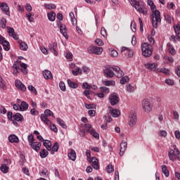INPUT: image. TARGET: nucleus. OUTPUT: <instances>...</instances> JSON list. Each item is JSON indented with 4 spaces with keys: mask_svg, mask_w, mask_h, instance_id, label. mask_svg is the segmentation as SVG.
I'll list each match as a JSON object with an SVG mask.
<instances>
[{
    "mask_svg": "<svg viewBox=\"0 0 180 180\" xmlns=\"http://www.w3.org/2000/svg\"><path fill=\"white\" fill-rule=\"evenodd\" d=\"M103 72L104 75L107 78H113L115 75L117 77V78H122V77L124 75L123 71H122L119 66L116 65H105L104 67Z\"/></svg>",
    "mask_w": 180,
    "mask_h": 180,
    "instance_id": "1",
    "label": "nucleus"
},
{
    "mask_svg": "<svg viewBox=\"0 0 180 180\" xmlns=\"http://www.w3.org/2000/svg\"><path fill=\"white\" fill-rule=\"evenodd\" d=\"M129 2L138 12L143 15H147V8L144 6V2L140 0H129Z\"/></svg>",
    "mask_w": 180,
    "mask_h": 180,
    "instance_id": "2",
    "label": "nucleus"
},
{
    "mask_svg": "<svg viewBox=\"0 0 180 180\" xmlns=\"http://www.w3.org/2000/svg\"><path fill=\"white\" fill-rule=\"evenodd\" d=\"M152 23L155 29L158 27V23H161V13L156 6L152 7Z\"/></svg>",
    "mask_w": 180,
    "mask_h": 180,
    "instance_id": "3",
    "label": "nucleus"
},
{
    "mask_svg": "<svg viewBox=\"0 0 180 180\" xmlns=\"http://www.w3.org/2000/svg\"><path fill=\"white\" fill-rule=\"evenodd\" d=\"M141 51L143 57H146V58L151 57L153 54V46L148 43L145 42L141 44Z\"/></svg>",
    "mask_w": 180,
    "mask_h": 180,
    "instance_id": "4",
    "label": "nucleus"
},
{
    "mask_svg": "<svg viewBox=\"0 0 180 180\" xmlns=\"http://www.w3.org/2000/svg\"><path fill=\"white\" fill-rule=\"evenodd\" d=\"M49 116H51L54 118L56 117H54V113H53L52 111L49 109L45 110L44 114L41 115L40 119L45 124H51V121L49 120Z\"/></svg>",
    "mask_w": 180,
    "mask_h": 180,
    "instance_id": "5",
    "label": "nucleus"
},
{
    "mask_svg": "<svg viewBox=\"0 0 180 180\" xmlns=\"http://www.w3.org/2000/svg\"><path fill=\"white\" fill-rule=\"evenodd\" d=\"M141 105L143 110L146 113H150V112L153 110V108H154V105H153V103H151V101H150L148 98L143 99Z\"/></svg>",
    "mask_w": 180,
    "mask_h": 180,
    "instance_id": "6",
    "label": "nucleus"
},
{
    "mask_svg": "<svg viewBox=\"0 0 180 180\" xmlns=\"http://www.w3.org/2000/svg\"><path fill=\"white\" fill-rule=\"evenodd\" d=\"M174 150H169L168 151V157L170 161H175L176 159L180 160L179 149L177 148L176 146H174ZM175 151H176V153H175Z\"/></svg>",
    "mask_w": 180,
    "mask_h": 180,
    "instance_id": "7",
    "label": "nucleus"
},
{
    "mask_svg": "<svg viewBox=\"0 0 180 180\" xmlns=\"http://www.w3.org/2000/svg\"><path fill=\"white\" fill-rule=\"evenodd\" d=\"M20 67L22 68V72H24V74H27V72L26 70H27V65L25 63H20V61L15 62L13 68V70H15L17 72H19L20 71Z\"/></svg>",
    "mask_w": 180,
    "mask_h": 180,
    "instance_id": "8",
    "label": "nucleus"
},
{
    "mask_svg": "<svg viewBox=\"0 0 180 180\" xmlns=\"http://www.w3.org/2000/svg\"><path fill=\"white\" fill-rule=\"evenodd\" d=\"M136 123H137V115L134 111H132L129 115L128 124L129 127H134L136 126Z\"/></svg>",
    "mask_w": 180,
    "mask_h": 180,
    "instance_id": "9",
    "label": "nucleus"
},
{
    "mask_svg": "<svg viewBox=\"0 0 180 180\" xmlns=\"http://www.w3.org/2000/svg\"><path fill=\"white\" fill-rule=\"evenodd\" d=\"M88 52L89 54H96L97 56H101L103 52V49L102 47H98L95 46H90L88 48Z\"/></svg>",
    "mask_w": 180,
    "mask_h": 180,
    "instance_id": "10",
    "label": "nucleus"
},
{
    "mask_svg": "<svg viewBox=\"0 0 180 180\" xmlns=\"http://www.w3.org/2000/svg\"><path fill=\"white\" fill-rule=\"evenodd\" d=\"M108 101L112 106H115L119 103V96H117V94L116 93H112L108 97Z\"/></svg>",
    "mask_w": 180,
    "mask_h": 180,
    "instance_id": "11",
    "label": "nucleus"
},
{
    "mask_svg": "<svg viewBox=\"0 0 180 180\" xmlns=\"http://www.w3.org/2000/svg\"><path fill=\"white\" fill-rule=\"evenodd\" d=\"M91 130H94L92 125L90 124H84V129L80 130L79 136L84 137V136H85V133H91Z\"/></svg>",
    "mask_w": 180,
    "mask_h": 180,
    "instance_id": "12",
    "label": "nucleus"
},
{
    "mask_svg": "<svg viewBox=\"0 0 180 180\" xmlns=\"http://www.w3.org/2000/svg\"><path fill=\"white\" fill-rule=\"evenodd\" d=\"M0 8L3 12H4L5 15L7 16H11V13H9V6L6 3H0Z\"/></svg>",
    "mask_w": 180,
    "mask_h": 180,
    "instance_id": "13",
    "label": "nucleus"
},
{
    "mask_svg": "<svg viewBox=\"0 0 180 180\" xmlns=\"http://www.w3.org/2000/svg\"><path fill=\"white\" fill-rule=\"evenodd\" d=\"M48 49L49 51H51L54 54V56H58V53H57V43L53 42L49 44L48 46Z\"/></svg>",
    "mask_w": 180,
    "mask_h": 180,
    "instance_id": "14",
    "label": "nucleus"
},
{
    "mask_svg": "<svg viewBox=\"0 0 180 180\" xmlns=\"http://www.w3.org/2000/svg\"><path fill=\"white\" fill-rule=\"evenodd\" d=\"M15 85L17 89H19V91H22V92L26 91V86H25V84H23L20 80H15Z\"/></svg>",
    "mask_w": 180,
    "mask_h": 180,
    "instance_id": "15",
    "label": "nucleus"
},
{
    "mask_svg": "<svg viewBox=\"0 0 180 180\" xmlns=\"http://www.w3.org/2000/svg\"><path fill=\"white\" fill-rule=\"evenodd\" d=\"M126 150H127V142L126 141H122L120 144V155H123Z\"/></svg>",
    "mask_w": 180,
    "mask_h": 180,
    "instance_id": "16",
    "label": "nucleus"
},
{
    "mask_svg": "<svg viewBox=\"0 0 180 180\" xmlns=\"http://www.w3.org/2000/svg\"><path fill=\"white\" fill-rule=\"evenodd\" d=\"M30 146L32 150H34V151L39 153V151H40V147H41V143L32 142V143H30Z\"/></svg>",
    "mask_w": 180,
    "mask_h": 180,
    "instance_id": "17",
    "label": "nucleus"
},
{
    "mask_svg": "<svg viewBox=\"0 0 180 180\" xmlns=\"http://www.w3.org/2000/svg\"><path fill=\"white\" fill-rule=\"evenodd\" d=\"M8 33L9 34V36L13 37L14 40H18L19 39V35H18L17 33H15V30L12 27L8 28Z\"/></svg>",
    "mask_w": 180,
    "mask_h": 180,
    "instance_id": "18",
    "label": "nucleus"
},
{
    "mask_svg": "<svg viewBox=\"0 0 180 180\" xmlns=\"http://www.w3.org/2000/svg\"><path fill=\"white\" fill-rule=\"evenodd\" d=\"M89 162L92 163V167L94 169H99V160L96 158L93 157Z\"/></svg>",
    "mask_w": 180,
    "mask_h": 180,
    "instance_id": "19",
    "label": "nucleus"
},
{
    "mask_svg": "<svg viewBox=\"0 0 180 180\" xmlns=\"http://www.w3.org/2000/svg\"><path fill=\"white\" fill-rule=\"evenodd\" d=\"M145 67L148 70H150V71H155V70H157V67H158V65H157V63H148L145 64Z\"/></svg>",
    "mask_w": 180,
    "mask_h": 180,
    "instance_id": "20",
    "label": "nucleus"
},
{
    "mask_svg": "<svg viewBox=\"0 0 180 180\" xmlns=\"http://www.w3.org/2000/svg\"><path fill=\"white\" fill-rule=\"evenodd\" d=\"M42 74L45 79H53V74L51 71L46 70L42 72Z\"/></svg>",
    "mask_w": 180,
    "mask_h": 180,
    "instance_id": "21",
    "label": "nucleus"
},
{
    "mask_svg": "<svg viewBox=\"0 0 180 180\" xmlns=\"http://www.w3.org/2000/svg\"><path fill=\"white\" fill-rule=\"evenodd\" d=\"M110 112L112 117H119V116H120V111L118 109L110 108Z\"/></svg>",
    "mask_w": 180,
    "mask_h": 180,
    "instance_id": "22",
    "label": "nucleus"
},
{
    "mask_svg": "<svg viewBox=\"0 0 180 180\" xmlns=\"http://www.w3.org/2000/svg\"><path fill=\"white\" fill-rule=\"evenodd\" d=\"M60 32L65 38L68 39V34H67V27H65V25H60Z\"/></svg>",
    "mask_w": 180,
    "mask_h": 180,
    "instance_id": "23",
    "label": "nucleus"
},
{
    "mask_svg": "<svg viewBox=\"0 0 180 180\" xmlns=\"http://www.w3.org/2000/svg\"><path fill=\"white\" fill-rule=\"evenodd\" d=\"M103 84L105 86H115L116 82L114 80H103Z\"/></svg>",
    "mask_w": 180,
    "mask_h": 180,
    "instance_id": "24",
    "label": "nucleus"
},
{
    "mask_svg": "<svg viewBox=\"0 0 180 180\" xmlns=\"http://www.w3.org/2000/svg\"><path fill=\"white\" fill-rule=\"evenodd\" d=\"M68 158L72 161H75V160H77V153H75V150L73 149L70 150V153H68Z\"/></svg>",
    "mask_w": 180,
    "mask_h": 180,
    "instance_id": "25",
    "label": "nucleus"
},
{
    "mask_svg": "<svg viewBox=\"0 0 180 180\" xmlns=\"http://www.w3.org/2000/svg\"><path fill=\"white\" fill-rule=\"evenodd\" d=\"M8 141L10 143H19V138L16 135L12 134L8 136Z\"/></svg>",
    "mask_w": 180,
    "mask_h": 180,
    "instance_id": "26",
    "label": "nucleus"
},
{
    "mask_svg": "<svg viewBox=\"0 0 180 180\" xmlns=\"http://www.w3.org/2000/svg\"><path fill=\"white\" fill-rule=\"evenodd\" d=\"M43 144L48 151H51V141L46 139L43 141Z\"/></svg>",
    "mask_w": 180,
    "mask_h": 180,
    "instance_id": "27",
    "label": "nucleus"
},
{
    "mask_svg": "<svg viewBox=\"0 0 180 180\" xmlns=\"http://www.w3.org/2000/svg\"><path fill=\"white\" fill-rule=\"evenodd\" d=\"M27 109H29V104L26 101H22L20 105V110L21 112H25Z\"/></svg>",
    "mask_w": 180,
    "mask_h": 180,
    "instance_id": "28",
    "label": "nucleus"
},
{
    "mask_svg": "<svg viewBox=\"0 0 180 180\" xmlns=\"http://www.w3.org/2000/svg\"><path fill=\"white\" fill-rule=\"evenodd\" d=\"M47 18L50 22H54L56 20V13L54 11H51L47 13Z\"/></svg>",
    "mask_w": 180,
    "mask_h": 180,
    "instance_id": "29",
    "label": "nucleus"
},
{
    "mask_svg": "<svg viewBox=\"0 0 180 180\" xmlns=\"http://www.w3.org/2000/svg\"><path fill=\"white\" fill-rule=\"evenodd\" d=\"M18 43L20 44V50H22L23 51H26V50H27L28 49L27 44L23 42L22 40H19Z\"/></svg>",
    "mask_w": 180,
    "mask_h": 180,
    "instance_id": "30",
    "label": "nucleus"
},
{
    "mask_svg": "<svg viewBox=\"0 0 180 180\" xmlns=\"http://www.w3.org/2000/svg\"><path fill=\"white\" fill-rule=\"evenodd\" d=\"M68 85L70 86V88H72V89H77L78 88V84L72 81L71 79H68Z\"/></svg>",
    "mask_w": 180,
    "mask_h": 180,
    "instance_id": "31",
    "label": "nucleus"
},
{
    "mask_svg": "<svg viewBox=\"0 0 180 180\" xmlns=\"http://www.w3.org/2000/svg\"><path fill=\"white\" fill-rule=\"evenodd\" d=\"M56 121L58 124H60L63 129H67V124H65V122L61 118H56Z\"/></svg>",
    "mask_w": 180,
    "mask_h": 180,
    "instance_id": "32",
    "label": "nucleus"
},
{
    "mask_svg": "<svg viewBox=\"0 0 180 180\" xmlns=\"http://www.w3.org/2000/svg\"><path fill=\"white\" fill-rule=\"evenodd\" d=\"M13 117L16 122H22V120H23V115L20 113H16L13 116Z\"/></svg>",
    "mask_w": 180,
    "mask_h": 180,
    "instance_id": "33",
    "label": "nucleus"
},
{
    "mask_svg": "<svg viewBox=\"0 0 180 180\" xmlns=\"http://www.w3.org/2000/svg\"><path fill=\"white\" fill-rule=\"evenodd\" d=\"M2 44L3 47H4V50H5L6 51H9L10 48V44L9 41H6V39L1 44Z\"/></svg>",
    "mask_w": 180,
    "mask_h": 180,
    "instance_id": "34",
    "label": "nucleus"
},
{
    "mask_svg": "<svg viewBox=\"0 0 180 180\" xmlns=\"http://www.w3.org/2000/svg\"><path fill=\"white\" fill-rule=\"evenodd\" d=\"M69 16L70 18V20L72 22V26H75L77 25V19L75 18V15L74 13L71 12L69 13Z\"/></svg>",
    "mask_w": 180,
    "mask_h": 180,
    "instance_id": "35",
    "label": "nucleus"
},
{
    "mask_svg": "<svg viewBox=\"0 0 180 180\" xmlns=\"http://www.w3.org/2000/svg\"><path fill=\"white\" fill-rule=\"evenodd\" d=\"M162 168V172L164 174V175L168 178V176H169V171H168V169L167 168V167L165 165H162L161 167Z\"/></svg>",
    "mask_w": 180,
    "mask_h": 180,
    "instance_id": "36",
    "label": "nucleus"
},
{
    "mask_svg": "<svg viewBox=\"0 0 180 180\" xmlns=\"http://www.w3.org/2000/svg\"><path fill=\"white\" fill-rule=\"evenodd\" d=\"M157 72H162L163 74H165L166 75H168V74H169V69L158 68L157 69Z\"/></svg>",
    "mask_w": 180,
    "mask_h": 180,
    "instance_id": "37",
    "label": "nucleus"
},
{
    "mask_svg": "<svg viewBox=\"0 0 180 180\" xmlns=\"http://www.w3.org/2000/svg\"><path fill=\"white\" fill-rule=\"evenodd\" d=\"M136 87L132 86L131 84H127L126 85V91H128L129 94H131L134 91H135Z\"/></svg>",
    "mask_w": 180,
    "mask_h": 180,
    "instance_id": "38",
    "label": "nucleus"
},
{
    "mask_svg": "<svg viewBox=\"0 0 180 180\" xmlns=\"http://www.w3.org/2000/svg\"><path fill=\"white\" fill-rule=\"evenodd\" d=\"M72 74L73 75H75V76H77V75H78L79 74L80 75H82V70H81V68H79L77 67L75 70H72Z\"/></svg>",
    "mask_w": 180,
    "mask_h": 180,
    "instance_id": "39",
    "label": "nucleus"
},
{
    "mask_svg": "<svg viewBox=\"0 0 180 180\" xmlns=\"http://www.w3.org/2000/svg\"><path fill=\"white\" fill-rule=\"evenodd\" d=\"M39 155H40L41 158H46V157H47L49 155V152L46 149H42L39 152Z\"/></svg>",
    "mask_w": 180,
    "mask_h": 180,
    "instance_id": "40",
    "label": "nucleus"
},
{
    "mask_svg": "<svg viewBox=\"0 0 180 180\" xmlns=\"http://www.w3.org/2000/svg\"><path fill=\"white\" fill-rule=\"evenodd\" d=\"M0 169L1 172H4V174H8L9 171V167L6 166V165H2L0 167Z\"/></svg>",
    "mask_w": 180,
    "mask_h": 180,
    "instance_id": "41",
    "label": "nucleus"
},
{
    "mask_svg": "<svg viewBox=\"0 0 180 180\" xmlns=\"http://www.w3.org/2000/svg\"><path fill=\"white\" fill-rule=\"evenodd\" d=\"M44 8L46 9H49L50 11H51V9H56V8H57V6L53 4H45Z\"/></svg>",
    "mask_w": 180,
    "mask_h": 180,
    "instance_id": "42",
    "label": "nucleus"
},
{
    "mask_svg": "<svg viewBox=\"0 0 180 180\" xmlns=\"http://www.w3.org/2000/svg\"><path fill=\"white\" fill-rule=\"evenodd\" d=\"M167 46H169L168 49H169L170 54H172V56H175V54L176 53L175 51V49H174V47H172L171 46V44H167Z\"/></svg>",
    "mask_w": 180,
    "mask_h": 180,
    "instance_id": "43",
    "label": "nucleus"
},
{
    "mask_svg": "<svg viewBox=\"0 0 180 180\" xmlns=\"http://www.w3.org/2000/svg\"><path fill=\"white\" fill-rule=\"evenodd\" d=\"M129 77L127 76H124V77H122L121 79H120V84H122V85H124V84H126V82H129Z\"/></svg>",
    "mask_w": 180,
    "mask_h": 180,
    "instance_id": "44",
    "label": "nucleus"
},
{
    "mask_svg": "<svg viewBox=\"0 0 180 180\" xmlns=\"http://www.w3.org/2000/svg\"><path fill=\"white\" fill-rule=\"evenodd\" d=\"M90 133L91 134V136H93V137H94L95 139H99V134L98 132H96V131H95V129H91L90 131Z\"/></svg>",
    "mask_w": 180,
    "mask_h": 180,
    "instance_id": "45",
    "label": "nucleus"
},
{
    "mask_svg": "<svg viewBox=\"0 0 180 180\" xmlns=\"http://www.w3.org/2000/svg\"><path fill=\"white\" fill-rule=\"evenodd\" d=\"M59 87L63 92H65V91H67V89L65 88V83H64V82H60L59 83Z\"/></svg>",
    "mask_w": 180,
    "mask_h": 180,
    "instance_id": "46",
    "label": "nucleus"
},
{
    "mask_svg": "<svg viewBox=\"0 0 180 180\" xmlns=\"http://www.w3.org/2000/svg\"><path fill=\"white\" fill-rule=\"evenodd\" d=\"M27 140L30 145L32 144V143H34V136H33V134L28 135Z\"/></svg>",
    "mask_w": 180,
    "mask_h": 180,
    "instance_id": "47",
    "label": "nucleus"
},
{
    "mask_svg": "<svg viewBox=\"0 0 180 180\" xmlns=\"http://www.w3.org/2000/svg\"><path fill=\"white\" fill-rule=\"evenodd\" d=\"M48 126H50L51 130L54 131V133H57L58 131V129H57V127L56 126V124H52L51 122V124H48Z\"/></svg>",
    "mask_w": 180,
    "mask_h": 180,
    "instance_id": "48",
    "label": "nucleus"
},
{
    "mask_svg": "<svg viewBox=\"0 0 180 180\" xmlns=\"http://www.w3.org/2000/svg\"><path fill=\"white\" fill-rule=\"evenodd\" d=\"M171 39L174 43H176V41H180V37L178 34L172 35Z\"/></svg>",
    "mask_w": 180,
    "mask_h": 180,
    "instance_id": "49",
    "label": "nucleus"
},
{
    "mask_svg": "<svg viewBox=\"0 0 180 180\" xmlns=\"http://www.w3.org/2000/svg\"><path fill=\"white\" fill-rule=\"evenodd\" d=\"M86 109H96V105L91 103V104H84Z\"/></svg>",
    "mask_w": 180,
    "mask_h": 180,
    "instance_id": "50",
    "label": "nucleus"
},
{
    "mask_svg": "<svg viewBox=\"0 0 180 180\" xmlns=\"http://www.w3.org/2000/svg\"><path fill=\"white\" fill-rule=\"evenodd\" d=\"M164 16H165V19L167 23H171V22H172V20H174V18H171V16H169V15L165 14Z\"/></svg>",
    "mask_w": 180,
    "mask_h": 180,
    "instance_id": "51",
    "label": "nucleus"
},
{
    "mask_svg": "<svg viewBox=\"0 0 180 180\" xmlns=\"http://www.w3.org/2000/svg\"><path fill=\"white\" fill-rule=\"evenodd\" d=\"M113 171H115V167H113V166L112 165H108L107 166V172L108 174H110V173L113 172Z\"/></svg>",
    "mask_w": 180,
    "mask_h": 180,
    "instance_id": "52",
    "label": "nucleus"
},
{
    "mask_svg": "<svg viewBox=\"0 0 180 180\" xmlns=\"http://www.w3.org/2000/svg\"><path fill=\"white\" fill-rule=\"evenodd\" d=\"M59 147H60V144L58 142H56L54 143L53 147H51V150H53V151H58Z\"/></svg>",
    "mask_w": 180,
    "mask_h": 180,
    "instance_id": "53",
    "label": "nucleus"
},
{
    "mask_svg": "<svg viewBox=\"0 0 180 180\" xmlns=\"http://www.w3.org/2000/svg\"><path fill=\"white\" fill-rule=\"evenodd\" d=\"M28 90L35 94V95H37V91L36 90V88H34V86L32 85L28 86Z\"/></svg>",
    "mask_w": 180,
    "mask_h": 180,
    "instance_id": "54",
    "label": "nucleus"
},
{
    "mask_svg": "<svg viewBox=\"0 0 180 180\" xmlns=\"http://www.w3.org/2000/svg\"><path fill=\"white\" fill-rule=\"evenodd\" d=\"M100 89L101 92H105V94H109V92H110V91L109 90V88L106 86H101L100 87Z\"/></svg>",
    "mask_w": 180,
    "mask_h": 180,
    "instance_id": "55",
    "label": "nucleus"
},
{
    "mask_svg": "<svg viewBox=\"0 0 180 180\" xmlns=\"http://www.w3.org/2000/svg\"><path fill=\"white\" fill-rule=\"evenodd\" d=\"M174 31H175L176 34H177V35L180 34V24H177L174 27Z\"/></svg>",
    "mask_w": 180,
    "mask_h": 180,
    "instance_id": "56",
    "label": "nucleus"
},
{
    "mask_svg": "<svg viewBox=\"0 0 180 180\" xmlns=\"http://www.w3.org/2000/svg\"><path fill=\"white\" fill-rule=\"evenodd\" d=\"M1 27L3 29H5V27H6V18H3L1 20Z\"/></svg>",
    "mask_w": 180,
    "mask_h": 180,
    "instance_id": "57",
    "label": "nucleus"
},
{
    "mask_svg": "<svg viewBox=\"0 0 180 180\" xmlns=\"http://www.w3.org/2000/svg\"><path fill=\"white\" fill-rule=\"evenodd\" d=\"M65 57L69 61H72V53L70 52L66 53Z\"/></svg>",
    "mask_w": 180,
    "mask_h": 180,
    "instance_id": "58",
    "label": "nucleus"
},
{
    "mask_svg": "<svg viewBox=\"0 0 180 180\" xmlns=\"http://www.w3.org/2000/svg\"><path fill=\"white\" fill-rule=\"evenodd\" d=\"M110 56L111 57H117V56H119V53L117 51L113 49L111 51Z\"/></svg>",
    "mask_w": 180,
    "mask_h": 180,
    "instance_id": "59",
    "label": "nucleus"
},
{
    "mask_svg": "<svg viewBox=\"0 0 180 180\" xmlns=\"http://www.w3.org/2000/svg\"><path fill=\"white\" fill-rule=\"evenodd\" d=\"M86 155L87 157V161H89V162H91V160H92L91 159V150H87L86 151Z\"/></svg>",
    "mask_w": 180,
    "mask_h": 180,
    "instance_id": "60",
    "label": "nucleus"
},
{
    "mask_svg": "<svg viewBox=\"0 0 180 180\" xmlns=\"http://www.w3.org/2000/svg\"><path fill=\"white\" fill-rule=\"evenodd\" d=\"M159 136H160V137H167V131L165 130L160 131Z\"/></svg>",
    "mask_w": 180,
    "mask_h": 180,
    "instance_id": "61",
    "label": "nucleus"
},
{
    "mask_svg": "<svg viewBox=\"0 0 180 180\" xmlns=\"http://www.w3.org/2000/svg\"><path fill=\"white\" fill-rule=\"evenodd\" d=\"M82 87L83 89H91V86L86 82H84Z\"/></svg>",
    "mask_w": 180,
    "mask_h": 180,
    "instance_id": "62",
    "label": "nucleus"
},
{
    "mask_svg": "<svg viewBox=\"0 0 180 180\" xmlns=\"http://www.w3.org/2000/svg\"><path fill=\"white\" fill-rule=\"evenodd\" d=\"M95 43H96L98 46H103V41L101 39H96Z\"/></svg>",
    "mask_w": 180,
    "mask_h": 180,
    "instance_id": "63",
    "label": "nucleus"
},
{
    "mask_svg": "<svg viewBox=\"0 0 180 180\" xmlns=\"http://www.w3.org/2000/svg\"><path fill=\"white\" fill-rule=\"evenodd\" d=\"M101 36L106 37L107 34H106V29H105V27L101 28Z\"/></svg>",
    "mask_w": 180,
    "mask_h": 180,
    "instance_id": "64",
    "label": "nucleus"
}]
</instances>
